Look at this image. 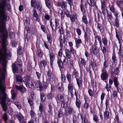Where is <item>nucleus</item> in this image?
Returning <instances> with one entry per match:
<instances>
[{"label": "nucleus", "instance_id": "09e8293b", "mask_svg": "<svg viewBox=\"0 0 123 123\" xmlns=\"http://www.w3.org/2000/svg\"><path fill=\"white\" fill-rule=\"evenodd\" d=\"M93 46L94 47L97 48H98L99 47H100L101 46H100L99 43L97 40H95L94 45Z\"/></svg>", "mask_w": 123, "mask_h": 123}, {"label": "nucleus", "instance_id": "6e6552de", "mask_svg": "<svg viewBox=\"0 0 123 123\" xmlns=\"http://www.w3.org/2000/svg\"><path fill=\"white\" fill-rule=\"evenodd\" d=\"M73 86L71 82H69L68 85V93H70L72 97H73Z\"/></svg>", "mask_w": 123, "mask_h": 123}, {"label": "nucleus", "instance_id": "3c124183", "mask_svg": "<svg viewBox=\"0 0 123 123\" xmlns=\"http://www.w3.org/2000/svg\"><path fill=\"white\" fill-rule=\"evenodd\" d=\"M58 15H61L62 18L64 17V15L63 14L62 11L60 9H59L58 11Z\"/></svg>", "mask_w": 123, "mask_h": 123}, {"label": "nucleus", "instance_id": "ddd939ff", "mask_svg": "<svg viewBox=\"0 0 123 123\" xmlns=\"http://www.w3.org/2000/svg\"><path fill=\"white\" fill-rule=\"evenodd\" d=\"M47 62L45 60H41L40 62V65L39 67L40 69H42V67H45L47 65Z\"/></svg>", "mask_w": 123, "mask_h": 123}, {"label": "nucleus", "instance_id": "1a4fd4ad", "mask_svg": "<svg viewBox=\"0 0 123 123\" xmlns=\"http://www.w3.org/2000/svg\"><path fill=\"white\" fill-rule=\"evenodd\" d=\"M113 81L115 87L117 90H118L119 83L117 79L116 78H115L114 79Z\"/></svg>", "mask_w": 123, "mask_h": 123}, {"label": "nucleus", "instance_id": "423d86ee", "mask_svg": "<svg viewBox=\"0 0 123 123\" xmlns=\"http://www.w3.org/2000/svg\"><path fill=\"white\" fill-rule=\"evenodd\" d=\"M59 40L60 42L59 45L61 48H62L65 45V42L67 40L66 38L64 36L62 37L61 36H60Z\"/></svg>", "mask_w": 123, "mask_h": 123}, {"label": "nucleus", "instance_id": "603ef678", "mask_svg": "<svg viewBox=\"0 0 123 123\" xmlns=\"http://www.w3.org/2000/svg\"><path fill=\"white\" fill-rule=\"evenodd\" d=\"M37 3L35 0H31V7H34Z\"/></svg>", "mask_w": 123, "mask_h": 123}, {"label": "nucleus", "instance_id": "4c0bfd02", "mask_svg": "<svg viewBox=\"0 0 123 123\" xmlns=\"http://www.w3.org/2000/svg\"><path fill=\"white\" fill-rule=\"evenodd\" d=\"M95 40H97V39L98 40L99 42L100 46H101L102 44V42L101 39L99 36L98 35H96L95 36Z\"/></svg>", "mask_w": 123, "mask_h": 123}, {"label": "nucleus", "instance_id": "052dcab7", "mask_svg": "<svg viewBox=\"0 0 123 123\" xmlns=\"http://www.w3.org/2000/svg\"><path fill=\"white\" fill-rule=\"evenodd\" d=\"M50 84L51 85V92H54L55 91V86L54 84Z\"/></svg>", "mask_w": 123, "mask_h": 123}, {"label": "nucleus", "instance_id": "2eb2a0df", "mask_svg": "<svg viewBox=\"0 0 123 123\" xmlns=\"http://www.w3.org/2000/svg\"><path fill=\"white\" fill-rule=\"evenodd\" d=\"M66 56L67 58L69 59L71 56V53L70 50L68 49H66L65 50Z\"/></svg>", "mask_w": 123, "mask_h": 123}, {"label": "nucleus", "instance_id": "ea45409f", "mask_svg": "<svg viewBox=\"0 0 123 123\" xmlns=\"http://www.w3.org/2000/svg\"><path fill=\"white\" fill-rule=\"evenodd\" d=\"M54 94L53 93L50 92L48 93L47 95V98L49 99H51L54 97Z\"/></svg>", "mask_w": 123, "mask_h": 123}, {"label": "nucleus", "instance_id": "4d7b16f0", "mask_svg": "<svg viewBox=\"0 0 123 123\" xmlns=\"http://www.w3.org/2000/svg\"><path fill=\"white\" fill-rule=\"evenodd\" d=\"M66 57H65V56H63L62 57V59H63V63H65L66 64L68 63V58H66Z\"/></svg>", "mask_w": 123, "mask_h": 123}, {"label": "nucleus", "instance_id": "e433bc0d", "mask_svg": "<svg viewBox=\"0 0 123 123\" xmlns=\"http://www.w3.org/2000/svg\"><path fill=\"white\" fill-rule=\"evenodd\" d=\"M116 3L119 7H121V4H123V0H117L116 1Z\"/></svg>", "mask_w": 123, "mask_h": 123}, {"label": "nucleus", "instance_id": "c85d7f7f", "mask_svg": "<svg viewBox=\"0 0 123 123\" xmlns=\"http://www.w3.org/2000/svg\"><path fill=\"white\" fill-rule=\"evenodd\" d=\"M75 104L78 108L79 109L80 108L81 102L80 100L78 98L76 99Z\"/></svg>", "mask_w": 123, "mask_h": 123}, {"label": "nucleus", "instance_id": "c9c22d12", "mask_svg": "<svg viewBox=\"0 0 123 123\" xmlns=\"http://www.w3.org/2000/svg\"><path fill=\"white\" fill-rule=\"evenodd\" d=\"M37 83L39 85V91H42L43 89V86L41 82L39 80L38 81H37Z\"/></svg>", "mask_w": 123, "mask_h": 123}, {"label": "nucleus", "instance_id": "cd10ccee", "mask_svg": "<svg viewBox=\"0 0 123 123\" xmlns=\"http://www.w3.org/2000/svg\"><path fill=\"white\" fill-rule=\"evenodd\" d=\"M102 42L104 46H107L108 45V40L107 39L105 38H102Z\"/></svg>", "mask_w": 123, "mask_h": 123}, {"label": "nucleus", "instance_id": "774afa93", "mask_svg": "<svg viewBox=\"0 0 123 123\" xmlns=\"http://www.w3.org/2000/svg\"><path fill=\"white\" fill-rule=\"evenodd\" d=\"M112 95L115 98H116L117 97V92L116 91H114L112 92Z\"/></svg>", "mask_w": 123, "mask_h": 123}, {"label": "nucleus", "instance_id": "a19ab883", "mask_svg": "<svg viewBox=\"0 0 123 123\" xmlns=\"http://www.w3.org/2000/svg\"><path fill=\"white\" fill-rule=\"evenodd\" d=\"M45 3L46 6L49 9L51 8V4L49 0H45Z\"/></svg>", "mask_w": 123, "mask_h": 123}, {"label": "nucleus", "instance_id": "a18cd8bd", "mask_svg": "<svg viewBox=\"0 0 123 123\" xmlns=\"http://www.w3.org/2000/svg\"><path fill=\"white\" fill-rule=\"evenodd\" d=\"M28 85L29 87L30 88L32 89L34 87V85L31 81H30L26 83Z\"/></svg>", "mask_w": 123, "mask_h": 123}, {"label": "nucleus", "instance_id": "39448f33", "mask_svg": "<svg viewBox=\"0 0 123 123\" xmlns=\"http://www.w3.org/2000/svg\"><path fill=\"white\" fill-rule=\"evenodd\" d=\"M101 79L103 80H107L108 77V74L106 70H102V73L100 75Z\"/></svg>", "mask_w": 123, "mask_h": 123}, {"label": "nucleus", "instance_id": "20e7f679", "mask_svg": "<svg viewBox=\"0 0 123 123\" xmlns=\"http://www.w3.org/2000/svg\"><path fill=\"white\" fill-rule=\"evenodd\" d=\"M47 75L48 77V79L49 81L50 84H53L55 80V76L52 73L50 70H48L47 72Z\"/></svg>", "mask_w": 123, "mask_h": 123}, {"label": "nucleus", "instance_id": "2f4dec72", "mask_svg": "<svg viewBox=\"0 0 123 123\" xmlns=\"http://www.w3.org/2000/svg\"><path fill=\"white\" fill-rule=\"evenodd\" d=\"M22 61L20 59H18L16 63L18 67L21 68L22 66Z\"/></svg>", "mask_w": 123, "mask_h": 123}, {"label": "nucleus", "instance_id": "aec40b11", "mask_svg": "<svg viewBox=\"0 0 123 123\" xmlns=\"http://www.w3.org/2000/svg\"><path fill=\"white\" fill-rule=\"evenodd\" d=\"M70 17L71 20L72 22H74L75 21L76 19H77V16L75 13L71 14Z\"/></svg>", "mask_w": 123, "mask_h": 123}, {"label": "nucleus", "instance_id": "69168bd1", "mask_svg": "<svg viewBox=\"0 0 123 123\" xmlns=\"http://www.w3.org/2000/svg\"><path fill=\"white\" fill-rule=\"evenodd\" d=\"M28 102L29 103L30 105L32 107L33 105V103L32 101L30 98H28Z\"/></svg>", "mask_w": 123, "mask_h": 123}, {"label": "nucleus", "instance_id": "f257e3e1", "mask_svg": "<svg viewBox=\"0 0 123 123\" xmlns=\"http://www.w3.org/2000/svg\"><path fill=\"white\" fill-rule=\"evenodd\" d=\"M10 1L0 0V37L1 43V47H0V63H3L2 67H0V86H6L5 81L6 72L5 63L7 56L9 55L7 53L9 50L7 47L8 44L7 40L8 36L5 27L6 17L5 10L7 9L9 12L11 11Z\"/></svg>", "mask_w": 123, "mask_h": 123}, {"label": "nucleus", "instance_id": "dca6fc26", "mask_svg": "<svg viewBox=\"0 0 123 123\" xmlns=\"http://www.w3.org/2000/svg\"><path fill=\"white\" fill-rule=\"evenodd\" d=\"M119 72V70L118 68H117L115 69L113 68H112L111 72L112 74H116L117 75Z\"/></svg>", "mask_w": 123, "mask_h": 123}, {"label": "nucleus", "instance_id": "a211bd4d", "mask_svg": "<svg viewBox=\"0 0 123 123\" xmlns=\"http://www.w3.org/2000/svg\"><path fill=\"white\" fill-rule=\"evenodd\" d=\"M100 0L101 3V9L103 14H104V12L105 11V1L104 0L103 1H102V0Z\"/></svg>", "mask_w": 123, "mask_h": 123}, {"label": "nucleus", "instance_id": "5fc2aeb1", "mask_svg": "<svg viewBox=\"0 0 123 123\" xmlns=\"http://www.w3.org/2000/svg\"><path fill=\"white\" fill-rule=\"evenodd\" d=\"M107 46H104L103 47H101V49L102 50V52L104 54H105L106 52V48Z\"/></svg>", "mask_w": 123, "mask_h": 123}, {"label": "nucleus", "instance_id": "0e129e2a", "mask_svg": "<svg viewBox=\"0 0 123 123\" xmlns=\"http://www.w3.org/2000/svg\"><path fill=\"white\" fill-rule=\"evenodd\" d=\"M47 37L48 42L49 43H51L52 41L51 39V36L49 34H47Z\"/></svg>", "mask_w": 123, "mask_h": 123}, {"label": "nucleus", "instance_id": "7c9ffc66", "mask_svg": "<svg viewBox=\"0 0 123 123\" xmlns=\"http://www.w3.org/2000/svg\"><path fill=\"white\" fill-rule=\"evenodd\" d=\"M30 113L31 116V119H35V112L32 110H31Z\"/></svg>", "mask_w": 123, "mask_h": 123}, {"label": "nucleus", "instance_id": "7ed1b4c3", "mask_svg": "<svg viewBox=\"0 0 123 123\" xmlns=\"http://www.w3.org/2000/svg\"><path fill=\"white\" fill-rule=\"evenodd\" d=\"M73 75L76 78L77 83L80 88L82 86V81L80 75L77 72L74 71L73 73Z\"/></svg>", "mask_w": 123, "mask_h": 123}, {"label": "nucleus", "instance_id": "4be33fe9", "mask_svg": "<svg viewBox=\"0 0 123 123\" xmlns=\"http://www.w3.org/2000/svg\"><path fill=\"white\" fill-rule=\"evenodd\" d=\"M90 64L93 70H97V67L94 62L93 61H91L90 63Z\"/></svg>", "mask_w": 123, "mask_h": 123}, {"label": "nucleus", "instance_id": "393cba45", "mask_svg": "<svg viewBox=\"0 0 123 123\" xmlns=\"http://www.w3.org/2000/svg\"><path fill=\"white\" fill-rule=\"evenodd\" d=\"M76 44V46L77 48H78L80 46V44L82 43V41L80 39H77L76 38L75 39Z\"/></svg>", "mask_w": 123, "mask_h": 123}, {"label": "nucleus", "instance_id": "79ce46f5", "mask_svg": "<svg viewBox=\"0 0 123 123\" xmlns=\"http://www.w3.org/2000/svg\"><path fill=\"white\" fill-rule=\"evenodd\" d=\"M113 13L115 17V18L119 17L120 16V14L116 10L114 12H113Z\"/></svg>", "mask_w": 123, "mask_h": 123}, {"label": "nucleus", "instance_id": "e2e57ef3", "mask_svg": "<svg viewBox=\"0 0 123 123\" xmlns=\"http://www.w3.org/2000/svg\"><path fill=\"white\" fill-rule=\"evenodd\" d=\"M67 113L69 114H71L73 111V110L70 107H68L67 109Z\"/></svg>", "mask_w": 123, "mask_h": 123}, {"label": "nucleus", "instance_id": "bb28decb", "mask_svg": "<svg viewBox=\"0 0 123 123\" xmlns=\"http://www.w3.org/2000/svg\"><path fill=\"white\" fill-rule=\"evenodd\" d=\"M119 20L117 18H115V22H114V25L117 28H118L119 26Z\"/></svg>", "mask_w": 123, "mask_h": 123}, {"label": "nucleus", "instance_id": "f03ea898", "mask_svg": "<svg viewBox=\"0 0 123 123\" xmlns=\"http://www.w3.org/2000/svg\"><path fill=\"white\" fill-rule=\"evenodd\" d=\"M59 24V22L56 19H55L54 22L52 21V19L50 20V25L52 30V34L54 35L56 33L57 27Z\"/></svg>", "mask_w": 123, "mask_h": 123}, {"label": "nucleus", "instance_id": "338daca9", "mask_svg": "<svg viewBox=\"0 0 123 123\" xmlns=\"http://www.w3.org/2000/svg\"><path fill=\"white\" fill-rule=\"evenodd\" d=\"M89 95L91 97H92L93 95V92L91 89H89L88 91Z\"/></svg>", "mask_w": 123, "mask_h": 123}, {"label": "nucleus", "instance_id": "49530a36", "mask_svg": "<svg viewBox=\"0 0 123 123\" xmlns=\"http://www.w3.org/2000/svg\"><path fill=\"white\" fill-rule=\"evenodd\" d=\"M82 20L83 22L86 25L88 23V21L87 20L86 17L84 15L82 17Z\"/></svg>", "mask_w": 123, "mask_h": 123}, {"label": "nucleus", "instance_id": "c03bdc74", "mask_svg": "<svg viewBox=\"0 0 123 123\" xmlns=\"http://www.w3.org/2000/svg\"><path fill=\"white\" fill-rule=\"evenodd\" d=\"M79 61L82 66H85L86 64V62L84 59L80 58L79 59Z\"/></svg>", "mask_w": 123, "mask_h": 123}, {"label": "nucleus", "instance_id": "de8ad7c7", "mask_svg": "<svg viewBox=\"0 0 123 123\" xmlns=\"http://www.w3.org/2000/svg\"><path fill=\"white\" fill-rule=\"evenodd\" d=\"M16 79L17 81L20 82H22V77L19 75H16Z\"/></svg>", "mask_w": 123, "mask_h": 123}, {"label": "nucleus", "instance_id": "5701e85b", "mask_svg": "<svg viewBox=\"0 0 123 123\" xmlns=\"http://www.w3.org/2000/svg\"><path fill=\"white\" fill-rule=\"evenodd\" d=\"M116 37L118 40V43H122L121 36L119 35V33H118L117 32V30L116 29Z\"/></svg>", "mask_w": 123, "mask_h": 123}, {"label": "nucleus", "instance_id": "b1692460", "mask_svg": "<svg viewBox=\"0 0 123 123\" xmlns=\"http://www.w3.org/2000/svg\"><path fill=\"white\" fill-rule=\"evenodd\" d=\"M12 69L14 74L18 73V68L15 64L12 65Z\"/></svg>", "mask_w": 123, "mask_h": 123}, {"label": "nucleus", "instance_id": "72a5a7b5", "mask_svg": "<svg viewBox=\"0 0 123 123\" xmlns=\"http://www.w3.org/2000/svg\"><path fill=\"white\" fill-rule=\"evenodd\" d=\"M58 99L60 101L62 102L64 101V97L61 94H58L57 96Z\"/></svg>", "mask_w": 123, "mask_h": 123}, {"label": "nucleus", "instance_id": "f3484780", "mask_svg": "<svg viewBox=\"0 0 123 123\" xmlns=\"http://www.w3.org/2000/svg\"><path fill=\"white\" fill-rule=\"evenodd\" d=\"M104 115L105 119H108L110 117L109 112L108 110V109H105V110L104 113Z\"/></svg>", "mask_w": 123, "mask_h": 123}, {"label": "nucleus", "instance_id": "bf43d9fd", "mask_svg": "<svg viewBox=\"0 0 123 123\" xmlns=\"http://www.w3.org/2000/svg\"><path fill=\"white\" fill-rule=\"evenodd\" d=\"M43 106L42 104H40L39 108V111H40L41 113H42V112L43 111Z\"/></svg>", "mask_w": 123, "mask_h": 123}, {"label": "nucleus", "instance_id": "58836bf2", "mask_svg": "<svg viewBox=\"0 0 123 123\" xmlns=\"http://www.w3.org/2000/svg\"><path fill=\"white\" fill-rule=\"evenodd\" d=\"M105 60L103 64V67L102 69H104L105 70H106V68L108 67V63L107 61L105 59Z\"/></svg>", "mask_w": 123, "mask_h": 123}, {"label": "nucleus", "instance_id": "37998d69", "mask_svg": "<svg viewBox=\"0 0 123 123\" xmlns=\"http://www.w3.org/2000/svg\"><path fill=\"white\" fill-rule=\"evenodd\" d=\"M106 86L104 88L105 90L106 89L107 91L108 92L111 89V86L110 85H109L107 83H106Z\"/></svg>", "mask_w": 123, "mask_h": 123}, {"label": "nucleus", "instance_id": "13d9d810", "mask_svg": "<svg viewBox=\"0 0 123 123\" xmlns=\"http://www.w3.org/2000/svg\"><path fill=\"white\" fill-rule=\"evenodd\" d=\"M34 7L36 8L38 10H40L41 9V7L40 4L38 2L36 4V5H35Z\"/></svg>", "mask_w": 123, "mask_h": 123}, {"label": "nucleus", "instance_id": "f704fd0d", "mask_svg": "<svg viewBox=\"0 0 123 123\" xmlns=\"http://www.w3.org/2000/svg\"><path fill=\"white\" fill-rule=\"evenodd\" d=\"M49 57L50 60V62H53V61L55 59V57L54 54L52 53H50L49 55Z\"/></svg>", "mask_w": 123, "mask_h": 123}, {"label": "nucleus", "instance_id": "8fccbe9b", "mask_svg": "<svg viewBox=\"0 0 123 123\" xmlns=\"http://www.w3.org/2000/svg\"><path fill=\"white\" fill-rule=\"evenodd\" d=\"M30 76H27L24 79V80L26 82V83H28L30 81Z\"/></svg>", "mask_w": 123, "mask_h": 123}, {"label": "nucleus", "instance_id": "9b49d317", "mask_svg": "<svg viewBox=\"0 0 123 123\" xmlns=\"http://www.w3.org/2000/svg\"><path fill=\"white\" fill-rule=\"evenodd\" d=\"M107 18L109 22L111 23L113 18V17L112 16L111 13V12L109 13L107 12Z\"/></svg>", "mask_w": 123, "mask_h": 123}, {"label": "nucleus", "instance_id": "9d476101", "mask_svg": "<svg viewBox=\"0 0 123 123\" xmlns=\"http://www.w3.org/2000/svg\"><path fill=\"white\" fill-rule=\"evenodd\" d=\"M32 16L34 20L37 22L39 21L38 14L36 11L34 10Z\"/></svg>", "mask_w": 123, "mask_h": 123}, {"label": "nucleus", "instance_id": "473e14b6", "mask_svg": "<svg viewBox=\"0 0 123 123\" xmlns=\"http://www.w3.org/2000/svg\"><path fill=\"white\" fill-rule=\"evenodd\" d=\"M112 58V60L114 63H117V59L116 56L115 54L114 53L113 54Z\"/></svg>", "mask_w": 123, "mask_h": 123}, {"label": "nucleus", "instance_id": "6e6d98bb", "mask_svg": "<svg viewBox=\"0 0 123 123\" xmlns=\"http://www.w3.org/2000/svg\"><path fill=\"white\" fill-rule=\"evenodd\" d=\"M68 81L69 83L71 82V75L69 74H67L66 75Z\"/></svg>", "mask_w": 123, "mask_h": 123}, {"label": "nucleus", "instance_id": "c756f323", "mask_svg": "<svg viewBox=\"0 0 123 123\" xmlns=\"http://www.w3.org/2000/svg\"><path fill=\"white\" fill-rule=\"evenodd\" d=\"M92 52L94 55H97L98 52V48L94 47L93 45L92 46Z\"/></svg>", "mask_w": 123, "mask_h": 123}, {"label": "nucleus", "instance_id": "680f3d73", "mask_svg": "<svg viewBox=\"0 0 123 123\" xmlns=\"http://www.w3.org/2000/svg\"><path fill=\"white\" fill-rule=\"evenodd\" d=\"M119 48L118 49V54L119 55L120 54H121L122 53V50L121 49V47H122V43H119Z\"/></svg>", "mask_w": 123, "mask_h": 123}, {"label": "nucleus", "instance_id": "6ab92c4d", "mask_svg": "<svg viewBox=\"0 0 123 123\" xmlns=\"http://www.w3.org/2000/svg\"><path fill=\"white\" fill-rule=\"evenodd\" d=\"M16 116L20 122L23 121H22V119L23 118V117L20 113L17 112V113Z\"/></svg>", "mask_w": 123, "mask_h": 123}, {"label": "nucleus", "instance_id": "412c9836", "mask_svg": "<svg viewBox=\"0 0 123 123\" xmlns=\"http://www.w3.org/2000/svg\"><path fill=\"white\" fill-rule=\"evenodd\" d=\"M108 7L110 11L112 12H114V11L116 10L114 7V5L112 3L109 4Z\"/></svg>", "mask_w": 123, "mask_h": 123}, {"label": "nucleus", "instance_id": "a878e982", "mask_svg": "<svg viewBox=\"0 0 123 123\" xmlns=\"http://www.w3.org/2000/svg\"><path fill=\"white\" fill-rule=\"evenodd\" d=\"M40 98L41 100L42 101H45L46 99V97L45 93L43 92L40 93Z\"/></svg>", "mask_w": 123, "mask_h": 123}, {"label": "nucleus", "instance_id": "4468645a", "mask_svg": "<svg viewBox=\"0 0 123 123\" xmlns=\"http://www.w3.org/2000/svg\"><path fill=\"white\" fill-rule=\"evenodd\" d=\"M63 86V84L61 83H58L57 85L59 90L61 92H62L64 91V88Z\"/></svg>", "mask_w": 123, "mask_h": 123}, {"label": "nucleus", "instance_id": "864d4df0", "mask_svg": "<svg viewBox=\"0 0 123 123\" xmlns=\"http://www.w3.org/2000/svg\"><path fill=\"white\" fill-rule=\"evenodd\" d=\"M62 49L61 48V49L59 51L58 53V55L59 56V57H58V58L60 57V58H61V57L62 56Z\"/></svg>", "mask_w": 123, "mask_h": 123}, {"label": "nucleus", "instance_id": "f8f14e48", "mask_svg": "<svg viewBox=\"0 0 123 123\" xmlns=\"http://www.w3.org/2000/svg\"><path fill=\"white\" fill-rule=\"evenodd\" d=\"M57 64L59 68H64V66L63 62H62L61 58H58L57 59Z\"/></svg>", "mask_w": 123, "mask_h": 123}, {"label": "nucleus", "instance_id": "0eeeda50", "mask_svg": "<svg viewBox=\"0 0 123 123\" xmlns=\"http://www.w3.org/2000/svg\"><path fill=\"white\" fill-rule=\"evenodd\" d=\"M67 4L66 2H58L56 3V6L58 7H60L63 10H64L67 8Z\"/></svg>", "mask_w": 123, "mask_h": 123}]
</instances>
